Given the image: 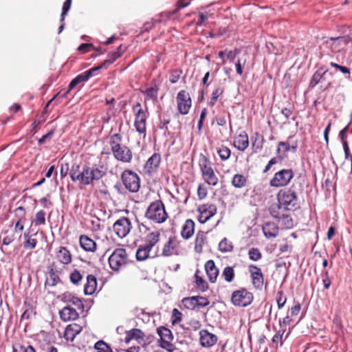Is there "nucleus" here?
Listing matches in <instances>:
<instances>
[{
    "label": "nucleus",
    "mask_w": 352,
    "mask_h": 352,
    "mask_svg": "<svg viewBox=\"0 0 352 352\" xmlns=\"http://www.w3.org/2000/svg\"><path fill=\"white\" fill-rule=\"evenodd\" d=\"M349 126L348 124L344 126L339 133V138L342 142V145H345V144H348L346 140V133L349 131Z\"/></svg>",
    "instance_id": "nucleus-64"
},
{
    "label": "nucleus",
    "mask_w": 352,
    "mask_h": 352,
    "mask_svg": "<svg viewBox=\"0 0 352 352\" xmlns=\"http://www.w3.org/2000/svg\"><path fill=\"white\" fill-rule=\"evenodd\" d=\"M72 2V0H65V1L63 3L60 18V21H65V16L67 14L69 10H70Z\"/></svg>",
    "instance_id": "nucleus-57"
},
{
    "label": "nucleus",
    "mask_w": 352,
    "mask_h": 352,
    "mask_svg": "<svg viewBox=\"0 0 352 352\" xmlns=\"http://www.w3.org/2000/svg\"><path fill=\"white\" fill-rule=\"evenodd\" d=\"M204 181L210 186H216L218 183V177L215 175L213 169H211L202 175Z\"/></svg>",
    "instance_id": "nucleus-37"
},
{
    "label": "nucleus",
    "mask_w": 352,
    "mask_h": 352,
    "mask_svg": "<svg viewBox=\"0 0 352 352\" xmlns=\"http://www.w3.org/2000/svg\"><path fill=\"white\" fill-rule=\"evenodd\" d=\"M154 336L153 335H146L144 333H143V337L140 340L139 343L143 347H145L149 345L154 340Z\"/></svg>",
    "instance_id": "nucleus-60"
},
{
    "label": "nucleus",
    "mask_w": 352,
    "mask_h": 352,
    "mask_svg": "<svg viewBox=\"0 0 352 352\" xmlns=\"http://www.w3.org/2000/svg\"><path fill=\"white\" fill-rule=\"evenodd\" d=\"M12 352H36L32 345L24 346L21 344L12 345Z\"/></svg>",
    "instance_id": "nucleus-44"
},
{
    "label": "nucleus",
    "mask_w": 352,
    "mask_h": 352,
    "mask_svg": "<svg viewBox=\"0 0 352 352\" xmlns=\"http://www.w3.org/2000/svg\"><path fill=\"white\" fill-rule=\"evenodd\" d=\"M133 314L143 322H148L150 320L151 315L146 313L144 309L135 307L133 310Z\"/></svg>",
    "instance_id": "nucleus-41"
},
{
    "label": "nucleus",
    "mask_w": 352,
    "mask_h": 352,
    "mask_svg": "<svg viewBox=\"0 0 352 352\" xmlns=\"http://www.w3.org/2000/svg\"><path fill=\"white\" fill-rule=\"evenodd\" d=\"M217 153L222 161H226L230 158L231 151L227 146L221 145L217 149Z\"/></svg>",
    "instance_id": "nucleus-45"
},
{
    "label": "nucleus",
    "mask_w": 352,
    "mask_h": 352,
    "mask_svg": "<svg viewBox=\"0 0 352 352\" xmlns=\"http://www.w3.org/2000/svg\"><path fill=\"white\" fill-rule=\"evenodd\" d=\"M82 327L76 323L67 326L65 330L64 338L67 341H73L76 336L80 333Z\"/></svg>",
    "instance_id": "nucleus-18"
},
{
    "label": "nucleus",
    "mask_w": 352,
    "mask_h": 352,
    "mask_svg": "<svg viewBox=\"0 0 352 352\" xmlns=\"http://www.w3.org/2000/svg\"><path fill=\"white\" fill-rule=\"evenodd\" d=\"M177 109L179 113L186 115L188 113L192 105L191 98L185 90H181L177 96Z\"/></svg>",
    "instance_id": "nucleus-9"
},
{
    "label": "nucleus",
    "mask_w": 352,
    "mask_h": 352,
    "mask_svg": "<svg viewBox=\"0 0 352 352\" xmlns=\"http://www.w3.org/2000/svg\"><path fill=\"white\" fill-rule=\"evenodd\" d=\"M37 240L36 239L32 238L28 240H25L23 243V247L25 250H33L37 245Z\"/></svg>",
    "instance_id": "nucleus-61"
},
{
    "label": "nucleus",
    "mask_w": 352,
    "mask_h": 352,
    "mask_svg": "<svg viewBox=\"0 0 352 352\" xmlns=\"http://www.w3.org/2000/svg\"><path fill=\"white\" fill-rule=\"evenodd\" d=\"M278 203L285 210H289L291 208L296 209L299 208L298 204V192L295 184L289 188H285L279 190L277 194Z\"/></svg>",
    "instance_id": "nucleus-1"
},
{
    "label": "nucleus",
    "mask_w": 352,
    "mask_h": 352,
    "mask_svg": "<svg viewBox=\"0 0 352 352\" xmlns=\"http://www.w3.org/2000/svg\"><path fill=\"white\" fill-rule=\"evenodd\" d=\"M62 300L64 302L70 303L77 307L81 311H84L85 306L82 299L75 296L72 293L65 292L63 294Z\"/></svg>",
    "instance_id": "nucleus-17"
},
{
    "label": "nucleus",
    "mask_w": 352,
    "mask_h": 352,
    "mask_svg": "<svg viewBox=\"0 0 352 352\" xmlns=\"http://www.w3.org/2000/svg\"><path fill=\"white\" fill-rule=\"evenodd\" d=\"M80 164H73L69 170V176L72 182H79L80 177Z\"/></svg>",
    "instance_id": "nucleus-39"
},
{
    "label": "nucleus",
    "mask_w": 352,
    "mask_h": 352,
    "mask_svg": "<svg viewBox=\"0 0 352 352\" xmlns=\"http://www.w3.org/2000/svg\"><path fill=\"white\" fill-rule=\"evenodd\" d=\"M15 240V236L14 233H10L7 234L2 239V246L0 247L1 252L6 254V252L4 251L3 246H8L10 245Z\"/></svg>",
    "instance_id": "nucleus-51"
},
{
    "label": "nucleus",
    "mask_w": 352,
    "mask_h": 352,
    "mask_svg": "<svg viewBox=\"0 0 352 352\" xmlns=\"http://www.w3.org/2000/svg\"><path fill=\"white\" fill-rule=\"evenodd\" d=\"M249 271L254 287L256 289H261L263 286L264 278L261 268L256 265H250L249 266Z\"/></svg>",
    "instance_id": "nucleus-13"
},
{
    "label": "nucleus",
    "mask_w": 352,
    "mask_h": 352,
    "mask_svg": "<svg viewBox=\"0 0 352 352\" xmlns=\"http://www.w3.org/2000/svg\"><path fill=\"white\" fill-rule=\"evenodd\" d=\"M285 331V329H279L277 333L273 336L272 339V342L274 344H278L280 342V346H282L283 345V342L282 340L284 333Z\"/></svg>",
    "instance_id": "nucleus-58"
},
{
    "label": "nucleus",
    "mask_w": 352,
    "mask_h": 352,
    "mask_svg": "<svg viewBox=\"0 0 352 352\" xmlns=\"http://www.w3.org/2000/svg\"><path fill=\"white\" fill-rule=\"evenodd\" d=\"M129 333L131 334L133 340H135L139 343L140 340L142 338L144 332L138 328H133L129 331Z\"/></svg>",
    "instance_id": "nucleus-59"
},
{
    "label": "nucleus",
    "mask_w": 352,
    "mask_h": 352,
    "mask_svg": "<svg viewBox=\"0 0 352 352\" xmlns=\"http://www.w3.org/2000/svg\"><path fill=\"white\" fill-rule=\"evenodd\" d=\"M97 289V278L93 274L87 276V283L84 286V294L86 296L93 295Z\"/></svg>",
    "instance_id": "nucleus-20"
},
{
    "label": "nucleus",
    "mask_w": 352,
    "mask_h": 352,
    "mask_svg": "<svg viewBox=\"0 0 352 352\" xmlns=\"http://www.w3.org/2000/svg\"><path fill=\"white\" fill-rule=\"evenodd\" d=\"M200 169L202 173V175L205 174L208 170L212 169V168L210 166V162L209 160L205 157L203 156L202 161L199 163Z\"/></svg>",
    "instance_id": "nucleus-56"
},
{
    "label": "nucleus",
    "mask_w": 352,
    "mask_h": 352,
    "mask_svg": "<svg viewBox=\"0 0 352 352\" xmlns=\"http://www.w3.org/2000/svg\"><path fill=\"white\" fill-rule=\"evenodd\" d=\"M79 242L80 247L86 252H94L96 250V243L87 235H81Z\"/></svg>",
    "instance_id": "nucleus-21"
},
{
    "label": "nucleus",
    "mask_w": 352,
    "mask_h": 352,
    "mask_svg": "<svg viewBox=\"0 0 352 352\" xmlns=\"http://www.w3.org/2000/svg\"><path fill=\"white\" fill-rule=\"evenodd\" d=\"M157 333L160 336L157 342H162L163 340H173V335L172 331L167 327L160 326L157 329Z\"/></svg>",
    "instance_id": "nucleus-30"
},
{
    "label": "nucleus",
    "mask_w": 352,
    "mask_h": 352,
    "mask_svg": "<svg viewBox=\"0 0 352 352\" xmlns=\"http://www.w3.org/2000/svg\"><path fill=\"white\" fill-rule=\"evenodd\" d=\"M217 210V206L214 204H205L200 205L197 208L199 213L197 220L199 223L204 224L206 223L216 214Z\"/></svg>",
    "instance_id": "nucleus-10"
},
{
    "label": "nucleus",
    "mask_w": 352,
    "mask_h": 352,
    "mask_svg": "<svg viewBox=\"0 0 352 352\" xmlns=\"http://www.w3.org/2000/svg\"><path fill=\"white\" fill-rule=\"evenodd\" d=\"M286 302H287V298L285 296L283 291V290L278 291L276 294V302H277L278 309H282L285 306Z\"/></svg>",
    "instance_id": "nucleus-53"
},
{
    "label": "nucleus",
    "mask_w": 352,
    "mask_h": 352,
    "mask_svg": "<svg viewBox=\"0 0 352 352\" xmlns=\"http://www.w3.org/2000/svg\"><path fill=\"white\" fill-rule=\"evenodd\" d=\"M25 311L21 316V320H29L32 315H35L36 312L30 303L24 302Z\"/></svg>",
    "instance_id": "nucleus-42"
},
{
    "label": "nucleus",
    "mask_w": 352,
    "mask_h": 352,
    "mask_svg": "<svg viewBox=\"0 0 352 352\" xmlns=\"http://www.w3.org/2000/svg\"><path fill=\"white\" fill-rule=\"evenodd\" d=\"M14 216L17 218V220H25V209L23 206H19L14 210Z\"/></svg>",
    "instance_id": "nucleus-62"
},
{
    "label": "nucleus",
    "mask_w": 352,
    "mask_h": 352,
    "mask_svg": "<svg viewBox=\"0 0 352 352\" xmlns=\"http://www.w3.org/2000/svg\"><path fill=\"white\" fill-rule=\"evenodd\" d=\"M206 234L204 231L199 230L196 235V239L195 241V251L197 253H201L203 251V246L205 243V241L206 239Z\"/></svg>",
    "instance_id": "nucleus-29"
},
{
    "label": "nucleus",
    "mask_w": 352,
    "mask_h": 352,
    "mask_svg": "<svg viewBox=\"0 0 352 352\" xmlns=\"http://www.w3.org/2000/svg\"><path fill=\"white\" fill-rule=\"evenodd\" d=\"M182 73V70H173L170 75L169 80L172 84H175L178 82L180 75Z\"/></svg>",
    "instance_id": "nucleus-63"
},
{
    "label": "nucleus",
    "mask_w": 352,
    "mask_h": 352,
    "mask_svg": "<svg viewBox=\"0 0 352 352\" xmlns=\"http://www.w3.org/2000/svg\"><path fill=\"white\" fill-rule=\"evenodd\" d=\"M200 344L202 347L210 348L214 345L217 342V336L210 333L206 329H202L199 331Z\"/></svg>",
    "instance_id": "nucleus-15"
},
{
    "label": "nucleus",
    "mask_w": 352,
    "mask_h": 352,
    "mask_svg": "<svg viewBox=\"0 0 352 352\" xmlns=\"http://www.w3.org/2000/svg\"><path fill=\"white\" fill-rule=\"evenodd\" d=\"M173 241L171 238H169L167 243H166L163 248L162 255L164 256H169L173 254V250L174 246L172 245Z\"/></svg>",
    "instance_id": "nucleus-55"
},
{
    "label": "nucleus",
    "mask_w": 352,
    "mask_h": 352,
    "mask_svg": "<svg viewBox=\"0 0 352 352\" xmlns=\"http://www.w3.org/2000/svg\"><path fill=\"white\" fill-rule=\"evenodd\" d=\"M121 179L129 192L135 193L139 191L140 188V178L134 171L126 169L121 174Z\"/></svg>",
    "instance_id": "nucleus-5"
},
{
    "label": "nucleus",
    "mask_w": 352,
    "mask_h": 352,
    "mask_svg": "<svg viewBox=\"0 0 352 352\" xmlns=\"http://www.w3.org/2000/svg\"><path fill=\"white\" fill-rule=\"evenodd\" d=\"M327 72V70L322 71V68H320L316 72H314L309 82V88H314L320 82V80L323 78Z\"/></svg>",
    "instance_id": "nucleus-34"
},
{
    "label": "nucleus",
    "mask_w": 352,
    "mask_h": 352,
    "mask_svg": "<svg viewBox=\"0 0 352 352\" xmlns=\"http://www.w3.org/2000/svg\"><path fill=\"white\" fill-rule=\"evenodd\" d=\"M145 217L157 223L164 222L167 219L164 204L161 200L152 202L148 207Z\"/></svg>",
    "instance_id": "nucleus-3"
},
{
    "label": "nucleus",
    "mask_w": 352,
    "mask_h": 352,
    "mask_svg": "<svg viewBox=\"0 0 352 352\" xmlns=\"http://www.w3.org/2000/svg\"><path fill=\"white\" fill-rule=\"evenodd\" d=\"M233 250V245L231 241L226 238H223L219 243V250L223 253L230 252Z\"/></svg>",
    "instance_id": "nucleus-40"
},
{
    "label": "nucleus",
    "mask_w": 352,
    "mask_h": 352,
    "mask_svg": "<svg viewBox=\"0 0 352 352\" xmlns=\"http://www.w3.org/2000/svg\"><path fill=\"white\" fill-rule=\"evenodd\" d=\"M279 221H281L283 225L284 226V228L286 229H289L293 227V219L292 218L287 214H283V217L280 218L278 219Z\"/></svg>",
    "instance_id": "nucleus-54"
},
{
    "label": "nucleus",
    "mask_w": 352,
    "mask_h": 352,
    "mask_svg": "<svg viewBox=\"0 0 352 352\" xmlns=\"http://www.w3.org/2000/svg\"><path fill=\"white\" fill-rule=\"evenodd\" d=\"M160 234L159 232H153L149 233L145 239L147 243L146 245L152 249L159 241Z\"/></svg>",
    "instance_id": "nucleus-36"
},
{
    "label": "nucleus",
    "mask_w": 352,
    "mask_h": 352,
    "mask_svg": "<svg viewBox=\"0 0 352 352\" xmlns=\"http://www.w3.org/2000/svg\"><path fill=\"white\" fill-rule=\"evenodd\" d=\"M205 270L210 282L215 283L219 274V270L217 268L214 261L213 260L208 261L205 264Z\"/></svg>",
    "instance_id": "nucleus-19"
},
{
    "label": "nucleus",
    "mask_w": 352,
    "mask_h": 352,
    "mask_svg": "<svg viewBox=\"0 0 352 352\" xmlns=\"http://www.w3.org/2000/svg\"><path fill=\"white\" fill-rule=\"evenodd\" d=\"M173 340H163L157 342V345L160 348L166 350L168 352H173L176 350V347L171 343Z\"/></svg>",
    "instance_id": "nucleus-50"
},
{
    "label": "nucleus",
    "mask_w": 352,
    "mask_h": 352,
    "mask_svg": "<svg viewBox=\"0 0 352 352\" xmlns=\"http://www.w3.org/2000/svg\"><path fill=\"white\" fill-rule=\"evenodd\" d=\"M198 298H199V296H190L183 298L180 308L189 310H195L197 308H198L197 305H196L197 304Z\"/></svg>",
    "instance_id": "nucleus-27"
},
{
    "label": "nucleus",
    "mask_w": 352,
    "mask_h": 352,
    "mask_svg": "<svg viewBox=\"0 0 352 352\" xmlns=\"http://www.w3.org/2000/svg\"><path fill=\"white\" fill-rule=\"evenodd\" d=\"M152 249L146 245H140L136 252V259L138 261H143L149 256V253Z\"/></svg>",
    "instance_id": "nucleus-31"
},
{
    "label": "nucleus",
    "mask_w": 352,
    "mask_h": 352,
    "mask_svg": "<svg viewBox=\"0 0 352 352\" xmlns=\"http://www.w3.org/2000/svg\"><path fill=\"white\" fill-rule=\"evenodd\" d=\"M106 175L102 166L94 164L91 167L88 165L82 166L79 182L84 186L91 184L94 180H99Z\"/></svg>",
    "instance_id": "nucleus-2"
},
{
    "label": "nucleus",
    "mask_w": 352,
    "mask_h": 352,
    "mask_svg": "<svg viewBox=\"0 0 352 352\" xmlns=\"http://www.w3.org/2000/svg\"><path fill=\"white\" fill-rule=\"evenodd\" d=\"M269 211L273 218L280 219V218L283 217V214H284L283 211L285 210L283 207L278 203L271 205L269 208Z\"/></svg>",
    "instance_id": "nucleus-33"
},
{
    "label": "nucleus",
    "mask_w": 352,
    "mask_h": 352,
    "mask_svg": "<svg viewBox=\"0 0 352 352\" xmlns=\"http://www.w3.org/2000/svg\"><path fill=\"white\" fill-rule=\"evenodd\" d=\"M234 146L237 150L241 151H244L248 147L249 140L246 132L243 131L235 138Z\"/></svg>",
    "instance_id": "nucleus-22"
},
{
    "label": "nucleus",
    "mask_w": 352,
    "mask_h": 352,
    "mask_svg": "<svg viewBox=\"0 0 352 352\" xmlns=\"http://www.w3.org/2000/svg\"><path fill=\"white\" fill-rule=\"evenodd\" d=\"M59 316L60 318L64 322L75 320L79 318V314L71 305H67L60 310Z\"/></svg>",
    "instance_id": "nucleus-16"
},
{
    "label": "nucleus",
    "mask_w": 352,
    "mask_h": 352,
    "mask_svg": "<svg viewBox=\"0 0 352 352\" xmlns=\"http://www.w3.org/2000/svg\"><path fill=\"white\" fill-rule=\"evenodd\" d=\"M278 226L272 222H267L263 226V234L266 238H274L278 234Z\"/></svg>",
    "instance_id": "nucleus-24"
},
{
    "label": "nucleus",
    "mask_w": 352,
    "mask_h": 352,
    "mask_svg": "<svg viewBox=\"0 0 352 352\" xmlns=\"http://www.w3.org/2000/svg\"><path fill=\"white\" fill-rule=\"evenodd\" d=\"M195 232V222L192 219H187L182 226L181 235L187 240L189 239L194 234Z\"/></svg>",
    "instance_id": "nucleus-25"
},
{
    "label": "nucleus",
    "mask_w": 352,
    "mask_h": 352,
    "mask_svg": "<svg viewBox=\"0 0 352 352\" xmlns=\"http://www.w3.org/2000/svg\"><path fill=\"white\" fill-rule=\"evenodd\" d=\"M248 256L250 260L257 261L262 257L260 250L256 248H252L248 251Z\"/></svg>",
    "instance_id": "nucleus-52"
},
{
    "label": "nucleus",
    "mask_w": 352,
    "mask_h": 352,
    "mask_svg": "<svg viewBox=\"0 0 352 352\" xmlns=\"http://www.w3.org/2000/svg\"><path fill=\"white\" fill-rule=\"evenodd\" d=\"M247 183V178L241 174H236L234 175L232 184L233 186L237 188L244 187Z\"/></svg>",
    "instance_id": "nucleus-38"
},
{
    "label": "nucleus",
    "mask_w": 352,
    "mask_h": 352,
    "mask_svg": "<svg viewBox=\"0 0 352 352\" xmlns=\"http://www.w3.org/2000/svg\"><path fill=\"white\" fill-rule=\"evenodd\" d=\"M113 231L119 238L125 237L131 229V223L128 217L118 219L113 226Z\"/></svg>",
    "instance_id": "nucleus-11"
},
{
    "label": "nucleus",
    "mask_w": 352,
    "mask_h": 352,
    "mask_svg": "<svg viewBox=\"0 0 352 352\" xmlns=\"http://www.w3.org/2000/svg\"><path fill=\"white\" fill-rule=\"evenodd\" d=\"M58 261L65 265H68L72 262V254L69 250L65 247H60L56 253Z\"/></svg>",
    "instance_id": "nucleus-26"
},
{
    "label": "nucleus",
    "mask_w": 352,
    "mask_h": 352,
    "mask_svg": "<svg viewBox=\"0 0 352 352\" xmlns=\"http://www.w3.org/2000/svg\"><path fill=\"white\" fill-rule=\"evenodd\" d=\"M222 276L226 282H232L234 278V271L233 267L230 266L226 267L223 269Z\"/></svg>",
    "instance_id": "nucleus-47"
},
{
    "label": "nucleus",
    "mask_w": 352,
    "mask_h": 352,
    "mask_svg": "<svg viewBox=\"0 0 352 352\" xmlns=\"http://www.w3.org/2000/svg\"><path fill=\"white\" fill-rule=\"evenodd\" d=\"M94 349L98 351L113 352L109 344L103 340H98L94 344Z\"/></svg>",
    "instance_id": "nucleus-46"
},
{
    "label": "nucleus",
    "mask_w": 352,
    "mask_h": 352,
    "mask_svg": "<svg viewBox=\"0 0 352 352\" xmlns=\"http://www.w3.org/2000/svg\"><path fill=\"white\" fill-rule=\"evenodd\" d=\"M254 300V295L245 287L234 291L232 293L231 303L239 307H246L252 304Z\"/></svg>",
    "instance_id": "nucleus-4"
},
{
    "label": "nucleus",
    "mask_w": 352,
    "mask_h": 352,
    "mask_svg": "<svg viewBox=\"0 0 352 352\" xmlns=\"http://www.w3.org/2000/svg\"><path fill=\"white\" fill-rule=\"evenodd\" d=\"M162 161L161 155L158 153H154L146 162L144 169L148 175H153L157 173Z\"/></svg>",
    "instance_id": "nucleus-12"
},
{
    "label": "nucleus",
    "mask_w": 352,
    "mask_h": 352,
    "mask_svg": "<svg viewBox=\"0 0 352 352\" xmlns=\"http://www.w3.org/2000/svg\"><path fill=\"white\" fill-rule=\"evenodd\" d=\"M158 91L159 87L156 84H155L153 86L142 91V94L144 95L146 100H155L157 98Z\"/></svg>",
    "instance_id": "nucleus-32"
},
{
    "label": "nucleus",
    "mask_w": 352,
    "mask_h": 352,
    "mask_svg": "<svg viewBox=\"0 0 352 352\" xmlns=\"http://www.w3.org/2000/svg\"><path fill=\"white\" fill-rule=\"evenodd\" d=\"M111 152L118 161L123 163L131 162L133 154L131 149L125 146L121 145V144H115L113 142H111Z\"/></svg>",
    "instance_id": "nucleus-7"
},
{
    "label": "nucleus",
    "mask_w": 352,
    "mask_h": 352,
    "mask_svg": "<svg viewBox=\"0 0 352 352\" xmlns=\"http://www.w3.org/2000/svg\"><path fill=\"white\" fill-rule=\"evenodd\" d=\"M146 118L145 111L142 109H139L135 113L134 126L135 130L140 134H145L146 128Z\"/></svg>",
    "instance_id": "nucleus-14"
},
{
    "label": "nucleus",
    "mask_w": 352,
    "mask_h": 352,
    "mask_svg": "<svg viewBox=\"0 0 352 352\" xmlns=\"http://www.w3.org/2000/svg\"><path fill=\"white\" fill-rule=\"evenodd\" d=\"M82 279V275L79 270L75 269L69 275L71 283L75 285H78Z\"/></svg>",
    "instance_id": "nucleus-49"
},
{
    "label": "nucleus",
    "mask_w": 352,
    "mask_h": 352,
    "mask_svg": "<svg viewBox=\"0 0 352 352\" xmlns=\"http://www.w3.org/2000/svg\"><path fill=\"white\" fill-rule=\"evenodd\" d=\"M60 281V278L57 274V272L54 270L52 266L48 267V275L46 277L45 285H48L51 287L56 286Z\"/></svg>",
    "instance_id": "nucleus-28"
},
{
    "label": "nucleus",
    "mask_w": 352,
    "mask_h": 352,
    "mask_svg": "<svg viewBox=\"0 0 352 352\" xmlns=\"http://www.w3.org/2000/svg\"><path fill=\"white\" fill-rule=\"evenodd\" d=\"M34 223L36 226L45 223V212L44 210H41L36 213Z\"/></svg>",
    "instance_id": "nucleus-48"
},
{
    "label": "nucleus",
    "mask_w": 352,
    "mask_h": 352,
    "mask_svg": "<svg viewBox=\"0 0 352 352\" xmlns=\"http://www.w3.org/2000/svg\"><path fill=\"white\" fill-rule=\"evenodd\" d=\"M108 261L109 266L113 270H118L122 265L126 263L127 254L126 250L124 248L116 249L109 256Z\"/></svg>",
    "instance_id": "nucleus-8"
},
{
    "label": "nucleus",
    "mask_w": 352,
    "mask_h": 352,
    "mask_svg": "<svg viewBox=\"0 0 352 352\" xmlns=\"http://www.w3.org/2000/svg\"><path fill=\"white\" fill-rule=\"evenodd\" d=\"M294 176V173L292 169H282L274 174L270 181V184L272 187L286 186Z\"/></svg>",
    "instance_id": "nucleus-6"
},
{
    "label": "nucleus",
    "mask_w": 352,
    "mask_h": 352,
    "mask_svg": "<svg viewBox=\"0 0 352 352\" xmlns=\"http://www.w3.org/2000/svg\"><path fill=\"white\" fill-rule=\"evenodd\" d=\"M198 272L199 271L197 270L195 274L196 285L200 291L204 292L208 289V284L202 277L198 276Z\"/></svg>",
    "instance_id": "nucleus-43"
},
{
    "label": "nucleus",
    "mask_w": 352,
    "mask_h": 352,
    "mask_svg": "<svg viewBox=\"0 0 352 352\" xmlns=\"http://www.w3.org/2000/svg\"><path fill=\"white\" fill-rule=\"evenodd\" d=\"M89 78L85 73V72L77 75L69 84L68 89L62 95V97H65L70 91L74 89L80 82H87Z\"/></svg>",
    "instance_id": "nucleus-23"
},
{
    "label": "nucleus",
    "mask_w": 352,
    "mask_h": 352,
    "mask_svg": "<svg viewBox=\"0 0 352 352\" xmlns=\"http://www.w3.org/2000/svg\"><path fill=\"white\" fill-rule=\"evenodd\" d=\"M122 48V45H120L117 52H110L107 54L108 58L104 60L102 65H104V67H107V66L113 64L119 57L121 56L122 53L120 52V50Z\"/></svg>",
    "instance_id": "nucleus-35"
}]
</instances>
